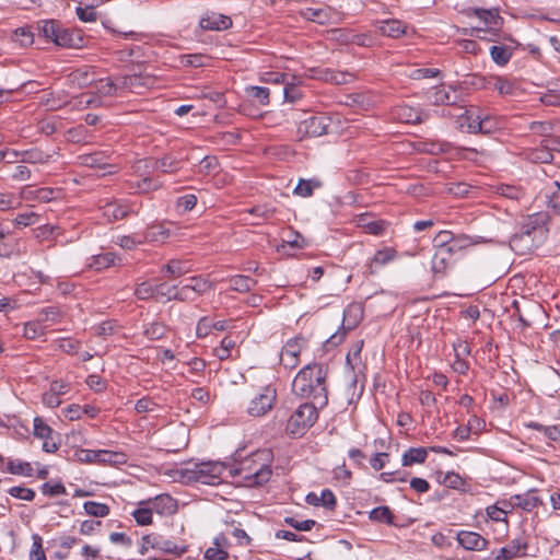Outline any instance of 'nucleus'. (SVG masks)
<instances>
[{"instance_id":"nucleus-1","label":"nucleus","mask_w":560,"mask_h":560,"mask_svg":"<svg viewBox=\"0 0 560 560\" xmlns=\"http://www.w3.org/2000/svg\"><path fill=\"white\" fill-rule=\"evenodd\" d=\"M326 378L327 372L322 364H307L294 377L292 393L298 397L310 399L308 402L326 406L328 402Z\"/></svg>"},{"instance_id":"nucleus-2","label":"nucleus","mask_w":560,"mask_h":560,"mask_svg":"<svg viewBox=\"0 0 560 560\" xmlns=\"http://www.w3.org/2000/svg\"><path fill=\"white\" fill-rule=\"evenodd\" d=\"M225 466L219 462L194 464L177 470L185 483L198 482L202 485H218L222 480Z\"/></svg>"},{"instance_id":"nucleus-3","label":"nucleus","mask_w":560,"mask_h":560,"mask_svg":"<svg viewBox=\"0 0 560 560\" xmlns=\"http://www.w3.org/2000/svg\"><path fill=\"white\" fill-rule=\"evenodd\" d=\"M319 406L315 402H304L291 415L285 431L292 436H302L317 420Z\"/></svg>"},{"instance_id":"nucleus-4","label":"nucleus","mask_w":560,"mask_h":560,"mask_svg":"<svg viewBox=\"0 0 560 560\" xmlns=\"http://www.w3.org/2000/svg\"><path fill=\"white\" fill-rule=\"evenodd\" d=\"M268 456V453L257 452L254 458L245 460L241 464L240 472L243 474V479L248 486H260L266 483L271 477V469L267 463H257L255 458H262Z\"/></svg>"},{"instance_id":"nucleus-5","label":"nucleus","mask_w":560,"mask_h":560,"mask_svg":"<svg viewBox=\"0 0 560 560\" xmlns=\"http://www.w3.org/2000/svg\"><path fill=\"white\" fill-rule=\"evenodd\" d=\"M277 400V390L272 385L260 387L253 393L247 406V413L252 417H262L268 413Z\"/></svg>"},{"instance_id":"nucleus-6","label":"nucleus","mask_w":560,"mask_h":560,"mask_svg":"<svg viewBox=\"0 0 560 560\" xmlns=\"http://www.w3.org/2000/svg\"><path fill=\"white\" fill-rule=\"evenodd\" d=\"M363 313V307L360 303L349 304L343 311L341 330L331 335L327 342L334 346L341 343L347 332L354 329L361 323Z\"/></svg>"},{"instance_id":"nucleus-7","label":"nucleus","mask_w":560,"mask_h":560,"mask_svg":"<svg viewBox=\"0 0 560 560\" xmlns=\"http://www.w3.org/2000/svg\"><path fill=\"white\" fill-rule=\"evenodd\" d=\"M467 14L468 15L474 14L475 16H477L485 24L486 28L478 27V26L471 27L469 30L465 28L464 30L465 35L483 38L480 35L481 32H485V31L492 32V31H497L498 28L501 27L502 18L499 15V11L497 9L487 10V9H481V8H475V9H470Z\"/></svg>"},{"instance_id":"nucleus-8","label":"nucleus","mask_w":560,"mask_h":560,"mask_svg":"<svg viewBox=\"0 0 560 560\" xmlns=\"http://www.w3.org/2000/svg\"><path fill=\"white\" fill-rule=\"evenodd\" d=\"M95 91L97 96L90 93H84L80 96L79 104L90 106L101 105V97L116 95L120 90L119 78L113 81L109 78L100 79L95 82Z\"/></svg>"},{"instance_id":"nucleus-9","label":"nucleus","mask_w":560,"mask_h":560,"mask_svg":"<svg viewBox=\"0 0 560 560\" xmlns=\"http://www.w3.org/2000/svg\"><path fill=\"white\" fill-rule=\"evenodd\" d=\"M537 228L532 219L522 226L520 233H515L510 240L511 249L517 255L528 254L535 246L534 238Z\"/></svg>"},{"instance_id":"nucleus-10","label":"nucleus","mask_w":560,"mask_h":560,"mask_svg":"<svg viewBox=\"0 0 560 560\" xmlns=\"http://www.w3.org/2000/svg\"><path fill=\"white\" fill-rule=\"evenodd\" d=\"M142 163L144 164V166L147 168L150 167L153 172L156 171V172H161L163 174H175L182 167L180 160L173 156L172 154H164L161 158L139 161L137 171L140 170V165Z\"/></svg>"},{"instance_id":"nucleus-11","label":"nucleus","mask_w":560,"mask_h":560,"mask_svg":"<svg viewBox=\"0 0 560 560\" xmlns=\"http://www.w3.org/2000/svg\"><path fill=\"white\" fill-rule=\"evenodd\" d=\"M139 505H150L152 512L161 516H170L177 511L176 500L168 494H160L148 501H141Z\"/></svg>"},{"instance_id":"nucleus-12","label":"nucleus","mask_w":560,"mask_h":560,"mask_svg":"<svg viewBox=\"0 0 560 560\" xmlns=\"http://www.w3.org/2000/svg\"><path fill=\"white\" fill-rule=\"evenodd\" d=\"M457 254L451 252L448 247L436 249L432 257V271L438 277H444L446 271L453 266Z\"/></svg>"},{"instance_id":"nucleus-13","label":"nucleus","mask_w":560,"mask_h":560,"mask_svg":"<svg viewBox=\"0 0 560 560\" xmlns=\"http://www.w3.org/2000/svg\"><path fill=\"white\" fill-rule=\"evenodd\" d=\"M357 226L362 229L365 233L371 235H383L387 228L388 222L382 219H374L370 213H362L355 218Z\"/></svg>"},{"instance_id":"nucleus-14","label":"nucleus","mask_w":560,"mask_h":560,"mask_svg":"<svg viewBox=\"0 0 560 560\" xmlns=\"http://www.w3.org/2000/svg\"><path fill=\"white\" fill-rule=\"evenodd\" d=\"M509 40V45H493L490 47V56L493 62L500 67L509 63L513 56L514 49L518 46V43L512 37H504Z\"/></svg>"},{"instance_id":"nucleus-15","label":"nucleus","mask_w":560,"mask_h":560,"mask_svg":"<svg viewBox=\"0 0 560 560\" xmlns=\"http://www.w3.org/2000/svg\"><path fill=\"white\" fill-rule=\"evenodd\" d=\"M100 209L108 221L120 220L126 218L129 213H136L131 205L119 201H106L104 205L100 206Z\"/></svg>"},{"instance_id":"nucleus-16","label":"nucleus","mask_w":560,"mask_h":560,"mask_svg":"<svg viewBox=\"0 0 560 560\" xmlns=\"http://www.w3.org/2000/svg\"><path fill=\"white\" fill-rule=\"evenodd\" d=\"M456 539L466 550L481 551L488 546V540L476 532L460 530L457 533Z\"/></svg>"},{"instance_id":"nucleus-17","label":"nucleus","mask_w":560,"mask_h":560,"mask_svg":"<svg viewBox=\"0 0 560 560\" xmlns=\"http://www.w3.org/2000/svg\"><path fill=\"white\" fill-rule=\"evenodd\" d=\"M329 127L328 119L323 116H312L300 125V130H303L310 137H320L327 133Z\"/></svg>"},{"instance_id":"nucleus-18","label":"nucleus","mask_w":560,"mask_h":560,"mask_svg":"<svg viewBox=\"0 0 560 560\" xmlns=\"http://www.w3.org/2000/svg\"><path fill=\"white\" fill-rule=\"evenodd\" d=\"M199 25L202 30L224 31L232 26V20L228 15L212 12L202 16Z\"/></svg>"},{"instance_id":"nucleus-19","label":"nucleus","mask_w":560,"mask_h":560,"mask_svg":"<svg viewBox=\"0 0 560 560\" xmlns=\"http://www.w3.org/2000/svg\"><path fill=\"white\" fill-rule=\"evenodd\" d=\"M119 82L121 91H130L136 94H142L143 90L148 89L152 83V80L140 74H131L119 78Z\"/></svg>"},{"instance_id":"nucleus-20","label":"nucleus","mask_w":560,"mask_h":560,"mask_svg":"<svg viewBox=\"0 0 560 560\" xmlns=\"http://www.w3.org/2000/svg\"><path fill=\"white\" fill-rule=\"evenodd\" d=\"M301 349L300 339H290L287 341L280 354V360L284 368L293 369L298 364Z\"/></svg>"},{"instance_id":"nucleus-21","label":"nucleus","mask_w":560,"mask_h":560,"mask_svg":"<svg viewBox=\"0 0 560 560\" xmlns=\"http://www.w3.org/2000/svg\"><path fill=\"white\" fill-rule=\"evenodd\" d=\"M527 544L520 539L511 540L506 546L499 549L494 560H512L518 556H526Z\"/></svg>"},{"instance_id":"nucleus-22","label":"nucleus","mask_w":560,"mask_h":560,"mask_svg":"<svg viewBox=\"0 0 560 560\" xmlns=\"http://www.w3.org/2000/svg\"><path fill=\"white\" fill-rule=\"evenodd\" d=\"M458 101L459 95L451 85L436 88L431 95L433 105H456Z\"/></svg>"},{"instance_id":"nucleus-23","label":"nucleus","mask_w":560,"mask_h":560,"mask_svg":"<svg viewBox=\"0 0 560 560\" xmlns=\"http://www.w3.org/2000/svg\"><path fill=\"white\" fill-rule=\"evenodd\" d=\"M81 164L92 168L107 170L112 174L116 172V166L107 163V156L103 152H95L80 156Z\"/></svg>"},{"instance_id":"nucleus-24","label":"nucleus","mask_w":560,"mask_h":560,"mask_svg":"<svg viewBox=\"0 0 560 560\" xmlns=\"http://www.w3.org/2000/svg\"><path fill=\"white\" fill-rule=\"evenodd\" d=\"M301 15L307 21L325 25L332 21L335 12L330 8H306L301 11Z\"/></svg>"},{"instance_id":"nucleus-25","label":"nucleus","mask_w":560,"mask_h":560,"mask_svg":"<svg viewBox=\"0 0 560 560\" xmlns=\"http://www.w3.org/2000/svg\"><path fill=\"white\" fill-rule=\"evenodd\" d=\"M541 503L536 494V490H529L523 494H514L511 497V504L523 511L530 512Z\"/></svg>"},{"instance_id":"nucleus-26","label":"nucleus","mask_w":560,"mask_h":560,"mask_svg":"<svg viewBox=\"0 0 560 560\" xmlns=\"http://www.w3.org/2000/svg\"><path fill=\"white\" fill-rule=\"evenodd\" d=\"M376 27L382 35L392 38H399L406 33L407 28L401 21L395 19L381 21L377 23Z\"/></svg>"},{"instance_id":"nucleus-27","label":"nucleus","mask_w":560,"mask_h":560,"mask_svg":"<svg viewBox=\"0 0 560 560\" xmlns=\"http://www.w3.org/2000/svg\"><path fill=\"white\" fill-rule=\"evenodd\" d=\"M394 117L400 122L418 124L421 122V110L408 105H399L393 112Z\"/></svg>"},{"instance_id":"nucleus-28","label":"nucleus","mask_w":560,"mask_h":560,"mask_svg":"<svg viewBox=\"0 0 560 560\" xmlns=\"http://www.w3.org/2000/svg\"><path fill=\"white\" fill-rule=\"evenodd\" d=\"M161 271L166 272L173 278H178L190 272L191 266L185 260L171 259L167 264L162 266Z\"/></svg>"},{"instance_id":"nucleus-29","label":"nucleus","mask_w":560,"mask_h":560,"mask_svg":"<svg viewBox=\"0 0 560 560\" xmlns=\"http://www.w3.org/2000/svg\"><path fill=\"white\" fill-rule=\"evenodd\" d=\"M477 125L471 127L472 131H477V133L488 135L500 128V121L489 115L482 116L477 114Z\"/></svg>"},{"instance_id":"nucleus-30","label":"nucleus","mask_w":560,"mask_h":560,"mask_svg":"<svg viewBox=\"0 0 560 560\" xmlns=\"http://www.w3.org/2000/svg\"><path fill=\"white\" fill-rule=\"evenodd\" d=\"M170 236V231L162 224L148 226L143 233V243H163Z\"/></svg>"},{"instance_id":"nucleus-31","label":"nucleus","mask_w":560,"mask_h":560,"mask_svg":"<svg viewBox=\"0 0 560 560\" xmlns=\"http://www.w3.org/2000/svg\"><path fill=\"white\" fill-rule=\"evenodd\" d=\"M428 456V450L424 447H411L407 450L402 457L401 464L405 467L412 466L413 464H423Z\"/></svg>"},{"instance_id":"nucleus-32","label":"nucleus","mask_w":560,"mask_h":560,"mask_svg":"<svg viewBox=\"0 0 560 560\" xmlns=\"http://www.w3.org/2000/svg\"><path fill=\"white\" fill-rule=\"evenodd\" d=\"M69 77L71 82L77 84L79 88L89 86L95 81L94 72L88 67L72 71Z\"/></svg>"},{"instance_id":"nucleus-33","label":"nucleus","mask_w":560,"mask_h":560,"mask_svg":"<svg viewBox=\"0 0 560 560\" xmlns=\"http://www.w3.org/2000/svg\"><path fill=\"white\" fill-rule=\"evenodd\" d=\"M396 255H397V252L392 247H386V248L377 250L374 254L372 261L369 266L370 271L373 273L374 272L373 267L385 266L388 262L393 261L396 258Z\"/></svg>"},{"instance_id":"nucleus-34","label":"nucleus","mask_w":560,"mask_h":560,"mask_svg":"<svg viewBox=\"0 0 560 560\" xmlns=\"http://www.w3.org/2000/svg\"><path fill=\"white\" fill-rule=\"evenodd\" d=\"M127 463V455L122 452L100 450L98 464L119 466Z\"/></svg>"},{"instance_id":"nucleus-35","label":"nucleus","mask_w":560,"mask_h":560,"mask_svg":"<svg viewBox=\"0 0 560 560\" xmlns=\"http://www.w3.org/2000/svg\"><path fill=\"white\" fill-rule=\"evenodd\" d=\"M457 128L462 131L468 133H477V131H472V126L477 125V114L471 109H466L464 113L457 116L456 119Z\"/></svg>"},{"instance_id":"nucleus-36","label":"nucleus","mask_w":560,"mask_h":560,"mask_svg":"<svg viewBox=\"0 0 560 560\" xmlns=\"http://www.w3.org/2000/svg\"><path fill=\"white\" fill-rule=\"evenodd\" d=\"M256 285V280L248 276L238 275L230 279V289L236 292H248Z\"/></svg>"},{"instance_id":"nucleus-37","label":"nucleus","mask_w":560,"mask_h":560,"mask_svg":"<svg viewBox=\"0 0 560 560\" xmlns=\"http://www.w3.org/2000/svg\"><path fill=\"white\" fill-rule=\"evenodd\" d=\"M7 470L12 475L32 477L34 469L28 462H22L19 459H11L7 464Z\"/></svg>"},{"instance_id":"nucleus-38","label":"nucleus","mask_w":560,"mask_h":560,"mask_svg":"<svg viewBox=\"0 0 560 560\" xmlns=\"http://www.w3.org/2000/svg\"><path fill=\"white\" fill-rule=\"evenodd\" d=\"M80 42H82L81 37L61 26L55 44L61 47H78Z\"/></svg>"},{"instance_id":"nucleus-39","label":"nucleus","mask_w":560,"mask_h":560,"mask_svg":"<svg viewBox=\"0 0 560 560\" xmlns=\"http://www.w3.org/2000/svg\"><path fill=\"white\" fill-rule=\"evenodd\" d=\"M116 264V255L114 253H104L92 257V261L89 264L91 268L95 270H102Z\"/></svg>"},{"instance_id":"nucleus-40","label":"nucleus","mask_w":560,"mask_h":560,"mask_svg":"<svg viewBox=\"0 0 560 560\" xmlns=\"http://www.w3.org/2000/svg\"><path fill=\"white\" fill-rule=\"evenodd\" d=\"M22 161L31 164H45L49 162L50 155L38 149H32L21 152Z\"/></svg>"},{"instance_id":"nucleus-41","label":"nucleus","mask_w":560,"mask_h":560,"mask_svg":"<svg viewBox=\"0 0 560 560\" xmlns=\"http://www.w3.org/2000/svg\"><path fill=\"white\" fill-rule=\"evenodd\" d=\"M83 509L88 515L94 517H106L110 512L107 504L95 501L84 502Z\"/></svg>"},{"instance_id":"nucleus-42","label":"nucleus","mask_w":560,"mask_h":560,"mask_svg":"<svg viewBox=\"0 0 560 560\" xmlns=\"http://www.w3.org/2000/svg\"><path fill=\"white\" fill-rule=\"evenodd\" d=\"M162 187V183L152 178L151 176H144L142 179L133 183L131 188H135L141 194H147L153 190H158Z\"/></svg>"},{"instance_id":"nucleus-43","label":"nucleus","mask_w":560,"mask_h":560,"mask_svg":"<svg viewBox=\"0 0 560 560\" xmlns=\"http://www.w3.org/2000/svg\"><path fill=\"white\" fill-rule=\"evenodd\" d=\"M320 187V182L317 179H300L294 188V194L300 197H310L313 195L315 188Z\"/></svg>"},{"instance_id":"nucleus-44","label":"nucleus","mask_w":560,"mask_h":560,"mask_svg":"<svg viewBox=\"0 0 560 560\" xmlns=\"http://www.w3.org/2000/svg\"><path fill=\"white\" fill-rule=\"evenodd\" d=\"M61 26L62 25L56 20H47L42 22L39 28L45 38L55 43Z\"/></svg>"},{"instance_id":"nucleus-45","label":"nucleus","mask_w":560,"mask_h":560,"mask_svg":"<svg viewBox=\"0 0 560 560\" xmlns=\"http://www.w3.org/2000/svg\"><path fill=\"white\" fill-rule=\"evenodd\" d=\"M152 510L150 505H140L132 512V516L140 526H147L152 524Z\"/></svg>"},{"instance_id":"nucleus-46","label":"nucleus","mask_w":560,"mask_h":560,"mask_svg":"<svg viewBox=\"0 0 560 560\" xmlns=\"http://www.w3.org/2000/svg\"><path fill=\"white\" fill-rule=\"evenodd\" d=\"M393 517L388 506H377L370 512V520L380 523L393 524Z\"/></svg>"},{"instance_id":"nucleus-47","label":"nucleus","mask_w":560,"mask_h":560,"mask_svg":"<svg viewBox=\"0 0 560 560\" xmlns=\"http://www.w3.org/2000/svg\"><path fill=\"white\" fill-rule=\"evenodd\" d=\"M246 92L249 96L255 98L260 105H268L269 104V95L270 91L268 88L264 86H248L246 89Z\"/></svg>"},{"instance_id":"nucleus-48","label":"nucleus","mask_w":560,"mask_h":560,"mask_svg":"<svg viewBox=\"0 0 560 560\" xmlns=\"http://www.w3.org/2000/svg\"><path fill=\"white\" fill-rule=\"evenodd\" d=\"M13 42L19 43L21 47H28L33 44V33L26 27H20L14 31Z\"/></svg>"},{"instance_id":"nucleus-49","label":"nucleus","mask_w":560,"mask_h":560,"mask_svg":"<svg viewBox=\"0 0 560 560\" xmlns=\"http://www.w3.org/2000/svg\"><path fill=\"white\" fill-rule=\"evenodd\" d=\"M495 190L500 196L512 200H517L523 196V190L520 187L513 185L501 184L497 186Z\"/></svg>"},{"instance_id":"nucleus-50","label":"nucleus","mask_w":560,"mask_h":560,"mask_svg":"<svg viewBox=\"0 0 560 560\" xmlns=\"http://www.w3.org/2000/svg\"><path fill=\"white\" fill-rule=\"evenodd\" d=\"M143 334L150 340L161 339L165 334V326L159 322L150 323L145 326Z\"/></svg>"},{"instance_id":"nucleus-51","label":"nucleus","mask_w":560,"mask_h":560,"mask_svg":"<svg viewBox=\"0 0 560 560\" xmlns=\"http://www.w3.org/2000/svg\"><path fill=\"white\" fill-rule=\"evenodd\" d=\"M32 560H47L43 550V539L38 534L32 536V548L30 552Z\"/></svg>"},{"instance_id":"nucleus-52","label":"nucleus","mask_w":560,"mask_h":560,"mask_svg":"<svg viewBox=\"0 0 560 560\" xmlns=\"http://www.w3.org/2000/svg\"><path fill=\"white\" fill-rule=\"evenodd\" d=\"M326 80L334 84H348L354 80V75L343 71H330L326 74Z\"/></svg>"},{"instance_id":"nucleus-53","label":"nucleus","mask_w":560,"mask_h":560,"mask_svg":"<svg viewBox=\"0 0 560 560\" xmlns=\"http://www.w3.org/2000/svg\"><path fill=\"white\" fill-rule=\"evenodd\" d=\"M471 238L464 234L455 235L453 234V238L451 242V252H455L457 255L465 248L471 245Z\"/></svg>"},{"instance_id":"nucleus-54","label":"nucleus","mask_w":560,"mask_h":560,"mask_svg":"<svg viewBox=\"0 0 560 560\" xmlns=\"http://www.w3.org/2000/svg\"><path fill=\"white\" fill-rule=\"evenodd\" d=\"M45 332V328L38 322H28L24 325V337L34 340Z\"/></svg>"},{"instance_id":"nucleus-55","label":"nucleus","mask_w":560,"mask_h":560,"mask_svg":"<svg viewBox=\"0 0 560 560\" xmlns=\"http://www.w3.org/2000/svg\"><path fill=\"white\" fill-rule=\"evenodd\" d=\"M154 294H156V285L154 287L148 281L141 282L135 290V295L139 300H149Z\"/></svg>"},{"instance_id":"nucleus-56","label":"nucleus","mask_w":560,"mask_h":560,"mask_svg":"<svg viewBox=\"0 0 560 560\" xmlns=\"http://www.w3.org/2000/svg\"><path fill=\"white\" fill-rule=\"evenodd\" d=\"M158 408L159 405L150 397H142L138 399L135 405V410L138 413L153 412L156 411Z\"/></svg>"},{"instance_id":"nucleus-57","label":"nucleus","mask_w":560,"mask_h":560,"mask_svg":"<svg viewBox=\"0 0 560 560\" xmlns=\"http://www.w3.org/2000/svg\"><path fill=\"white\" fill-rule=\"evenodd\" d=\"M52 429L47 425L40 418L34 419V435L38 439L45 440L52 435Z\"/></svg>"},{"instance_id":"nucleus-58","label":"nucleus","mask_w":560,"mask_h":560,"mask_svg":"<svg viewBox=\"0 0 560 560\" xmlns=\"http://www.w3.org/2000/svg\"><path fill=\"white\" fill-rule=\"evenodd\" d=\"M190 291L196 293H203L209 289H212V284L200 276L191 277L190 284H187Z\"/></svg>"},{"instance_id":"nucleus-59","label":"nucleus","mask_w":560,"mask_h":560,"mask_svg":"<svg viewBox=\"0 0 560 560\" xmlns=\"http://www.w3.org/2000/svg\"><path fill=\"white\" fill-rule=\"evenodd\" d=\"M421 150L429 154L447 153L451 150V144L447 142L423 143V148Z\"/></svg>"},{"instance_id":"nucleus-60","label":"nucleus","mask_w":560,"mask_h":560,"mask_svg":"<svg viewBox=\"0 0 560 560\" xmlns=\"http://www.w3.org/2000/svg\"><path fill=\"white\" fill-rule=\"evenodd\" d=\"M8 493L16 499L32 501L35 497L34 490L25 487H12L8 490Z\"/></svg>"},{"instance_id":"nucleus-61","label":"nucleus","mask_w":560,"mask_h":560,"mask_svg":"<svg viewBox=\"0 0 560 560\" xmlns=\"http://www.w3.org/2000/svg\"><path fill=\"white\" fill-rule=\"evenodd\" d=\"M197 205V196L194 194H187L177 199L176 206L179 210L187 212L195 208Z\"/></svg>"},{"instance_id":"nucleus-62","label":"nucleus","mask_w":560,"mask_h":560,"mask_svg":"<svg viewBox=\"0 0 560 560\" xmlns=\"http://www.w3.org/2000/svg\"><path fill=\"white\" fill-rule=\"evenodd\" d=\"M453 238V233L450 231H440L433 238V246L436 249L442 247H450Z\"/></svg>"},{"instance_id":"nucleus-63","label":"nucleus","mask_w":560,"mask_h":560,"mask_svg":"<svg viewBox=\"0 0 560 560\" xmlns=\"http://www.w3.org/2000/svg\"><path fill=\"white\" fill-rule=\"evenodd\" d=\"M61 316V313L59 308L55 306H49L46 308H43L39 313V322H51L57 323L59 322Z\"/></svg>"},{"instance_id":"nucleus-64","label":"nucleus","mask_w":560,"mask_h":560,"mask_svg":"<svg viewBox=\"0 0 560 560\" xmlns=\"http://www.w3.org/2000/svg\"><path fill=\"white\" fill-rule=\"evenodd\" d=\"M548 205L556 212L560 213V183H553V189L548 195Z\"/></svg>"}]
</instances>
